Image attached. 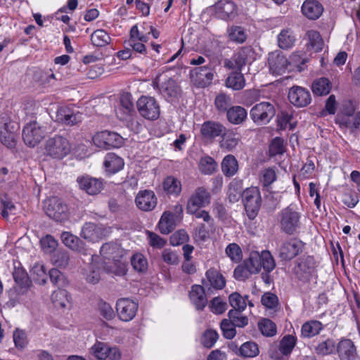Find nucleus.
<instances>
[{
    "label": "nucleus",
    "mask_w": 360,
    "mask_h": 360,
    "mask_svg": "<svg viewBox=\"0 0 360 360\" xmlns=\"http://www.w3.org/2000/svg\"><path fill=\"white\" fill-rule=\"evenodd\" d=\"M319 262L312 255H304L295 262L293 274L297 280L306 284L318 278Z\"/></svg>",
    "instance_id": "1"
},
{
    "label": "nucleus",
    "mask_w": 360,
    "mask_h": 360,
    "mask_svg": "<svg viewBox=\"0 0 360 360\" xmlns=\"http://www.w3.org/2000/svg\"><path fill=\"white\" fill-rule=\"evenodd\" d=\"M301 214L292 205L278 214V223L282 233L292 236L297 233L301 227Z\"/></svg>",
    "instance_id": "2"
},
{
    "label": "nucleus",
    "mask_w": 360,
    "mask_h": 360,
    "mask_svg": "<svg viewBox=\"0 0 360 360\" xmlns=\"http://www.w3.org/2000/svg\"><path fill=\"white\" fill-rule=\"evenodd\" d=\"M252 274L259 273L261 269L273 271L276 267L274 259L269 251L251 252L248 258L243 261Z\"/></svg>",
    "instance_id": "3"
},
{
    "label": "nucleus",
    "mask_w": 360,
    "mask_h": 360,
    "mask_svg": "<svg viewBox=\"0 0 360 360\" xmlns=\"http://www.w3.org/2000/svg\"><path fill=\"white\" fill-rule=\"evenodd\" d=\"M70 148L66 138L56 135L46 141L44 153L51 158L60 160L69 154Z\"/></svg>",
    "instance_id": "4"
},
{
    "label": "nucleus",
    "mask_w": 360,
    "mask_h": 360,
    "mask_svg": "<svg viewBox=\"0 0 360 360\" xmlns=\"http://www.w3.org/2000/svg\"><path fill=\"white\" fill-rule=\"evenodd\" d=\"M92 142L96 147L107 150L121 148L124 143V139L117 132L103 130L92 136Z\"/></svg>",
    "instance_id": "5"
},
{
    "label": "nucleus",
    "mask_w": 360,
    "mask_h": 360,
    "mask_svg": "<svg viewBox=\"0 0 360 360\" xmlns=\"http://www.w3.org/2000/svg\"><path fill=\"white\" fill-rule=\"evenodd\" d=\"M242 200L248 217L253 220L262 205V197L257 187H250L243 191Z\"/></svg>",
    "instance_id": "6"
},
{
    "label": "nucleus",
    "mask_w": 360,
    "mask_h": 360,
    "mask_svg": "<svg viewBox=\"0 0 360 360\" xmlns=\"http://www.w3.org/2000/svg\"><path fill=\"white\" fill-rule=\"evenodd\" d=\"M15 125L7 113L0 115V141L8 148L16 145Z\"/></svg>",
    "instance_id": "7"
},
{
    "label": "nucleus",
    "mask_w": 360,
    "mask_h": 360,
    "mask_svg": "<svg viewBox=\"0 0 360 360\" xmlns=\"http://www.w3.org/2000/svg\"><path fill=\"white\" fill-rule=\"evenodd\" d=\"M46 127L37 122L27 123L22 129V139L29 147H34L45 137Z\"/></svg>",
    "instance_id": "8"
},
{
    "label": "nucleus",
    "mask_w": 360,
    "mask_h": 360,
    "mask_svg": "<svg viewBox=\"0 0 360 360\" xmlns=\"http://www.w3.org/2000/svg\"><path fill=\"white\" fill-rule=\"evenodd\" d=\"M276 114L274 105L270 102H261L255 105L250 110V115L256 124L269 123Z\"/></svg>",
    "instance_id": "9"
},
{
    "label": "nucleus",
    "mask_w": 360,
    "mask_h": 360,
    "mask_svg": "<svg viewBox=\"0 0 360 360\" xmlns=\"http://www.w3.org/2000/svg\"><path fill=\"white\" fill-rule=\"evenodd\" d=\"M136 105L139 114L145 119L156 120L159 118L160 105L153 97L142 96L137 101Z\"/></svg>",
    "instance_id": "10"
},
{
    "label": "nucleus",
    "mask_w": 360,
    "mask_h": 360,
    "mask_svg": "<svg viewBox=\"0 0 360 360\" xmlns=\"http://www.w3.org/2000/svg\"><path fill=\"white\" fill-rule=\"evenodd\" d=\"M305 248V243L297 238L285 240L279 248V257L283 261H291L300 255Z\"/></svg>",
    "instance_id": "11"
},
{
    "label": "nucleus",
    "mask_w": 360,
    "mask_h": 360,
    "mask_svg": "<svg viewBox=\"0 0 360 360\" xmlns=\"http://www.w3.org/2000/svg\"><path fill=\"white\" fill-rule=\"evenodd\" d=\"M212 65H205L191 70V78L198 87L205 88L210 85L214 77Z\"/></svg>",
    "instance_id": "12"
},
{
    "label": "nucleus",
    "mask_w": 360,
    "mask_h": 360,
    "mask_svg": "<svg viewBox=\"0 0 360 360\" xmlns=\"http://www.w3.org/2000/svg\"><path fill=\"white\" fill-rule=\"evenodd\" d=\"M176 213L169 211L163 212L159 223L158 227L162 234H169L172 232L176 225L181 221L183 209L181 205H176L175 207Z\"/></svg>",
    "instance_id": "13"
},
{
    "label": "nucleus",
    "mask_w": 360,
    "mask_h": 360,
    "mask_svg": "<svg viewBox=\"0 0 360 360\" xmlns=\"http://www.w3.org/2000/svg\"><path fill=\"white\" fill-rule=\"evenodd\" d=\"M77 183L80 190L89 195H96L101 192L104 187V180L89 174L79 176Z\"/></svg>",
    "instance_id": "14"
},
{
    "label": "nucleus",
    "mask_w": 360,
    "mask_h": 360,
    "mask_svg": "<svg viewBox=\"0 0 360 360\" xmlns=\"http://www.w3.org/2000/svg\"><path fill=\"white\" fill-rule=\"evenodd\" d=\"M47 216L56 221H64L68 218V207L62 200L57 198L49 199L45 207Z\"/></svg>",
    "instance_id": "15"
},
{
    "label": "nucleus",
    "mask_w": 360,
    "mask_h": 360,
    "mask_svg": "<svg viewBox=\"0 0 360 360\" xmlns=\"http://www.w3.org/2000/svg\"><path fill=\"white\" fill-rule=\"evenodd\" d=\"M138 303L128 298L119 299L116 304L117 316L122 321L132 320L138 310Z\"/></svg>",
    "instance_id": "16"
},
{
    "label": "nucleus",
    "mask_w": 360,
    "mask_h": 360,
    "mask_svg": "<svg viewBox=\"0 0 360 360\" xmlns=\"http://www.w3.org/2000/svg\"><path fill=\"white\" fill-rule=\"evenodd\" d=\"M225 131L226 127L221 123L208 120L202 124L200 133L202 140L212 142L217 137L221 136Z\"/></svg>",
    "instance_id": "17"
},
{
    "label": "nucleus",
    "mask_w": 360,
    "mask_h": 360,
    "mask_svg": "<svg viewBox=\"0 0 360 360\" xmlns=\"http://www.w3.org/2000/svg\"><path fill=\"white\" fill-rule=\"evenodd\" d=\"M267 61L270 72L276 75L283 74L288 65V59L280 51L269 53Z\"/></svg>",
    "instance_id": "18"
},
{
    "label": "nucleus",
    "mask_w": 360,
    "mask_h": 360,
    "mask_svg": "<svg viewBox=\"0 0 360 360\" xmlns=\"http://www.w3.org/2000/svg\"><path fill=\"white\" fill-rule=\"evenodd\" d=\"M288 98L292 105L298 108L306 107L311 101L310 92L299 86H293L290 89Z\"/></svg>",
    "instance_id": "19"
},
{
    "label": "nucleus",
    "mask_w": 360,
    "mask_h": 360,
    "mask_svg": "<svg viewBox=\"0 0 360 360\" xmlns=\"http://www.w3.org/2000/svg\"><path fill=\"white\" fill-rule=\"evenodd\" d=\"M135 202L137 207L144 212H150L155 209L158 198L151 190L140 191L136 196Z\"/></svg>",
    "instance_id": "20"
},
{
    "label": "nucleus",
    "mask_w": 360,
    "mask_h": 360,
    "mask_svg": "<svg viewBox=\"0 0 360 360\" xmlns=\"http://www.w3.org/2000/svg\"><path fill=\"white\" fill-rule=\"evenodd\" d=\"M212 7L217 17L224 20L233 19L237 15V6L231 1L220 0Z\"/></svg>",
    "instance_id": "21"
},
{
    "label": "nucleus",
    "mask_w": 360,
    "mask_h": 360,
    "mask_svg": "<svg viewBox=\"0 0 360 360\" xmlns=\"http://www.w3.org/2000/svg\"><path fill=\"white\" fill-rule=\"evenodd\" d=\"M210 200L211 195L208 191L204 187H198L189 198L186 210L191 211L194 207H204L210 204Z\"/></svg>",
    "instance_id": "22"
},
{
    "label": "nucleus",
    "mask_w": 360,
    "mask_h": 360,
    "mask_svg": "<svg viewBox=\"0 0 360 360\" xmlns=\"http://www.w3.org/2000/svg\"><path fill=\"white\" fill-rule=\"evenodd\" d=\"M13 276L15 282V290L18 295L25 294L31 286L30 281L26 271L20 266H15Z\"/></svg>",
    "instance_id": "23"
},
{
    "label": "nucleus",
    "mask_w": 360,
    "mask_h": 360,
    "mask_svg": "<svg viewBox=\"0 0 360 360\" xmlns=\"http://www.w3.org/2000/svg\"><path fill=\"white\" fill-rule=\"evenodd\" d=\"M335 349L340 360H354L356 356V347L349 339H342Z\"/></svg>",
    "instance_id": "24"
},
{
    "label": "nucleus",
    "mask_w": 360,
    "mask_h": 360,
    "mask_svg": "<svg viewBox=\"0 0 360 360\" xmlns=\"http://www.w3.org/2000/svg\"><path fill=\"white\" fill-rule=\"evenodd\" d=\"M189 297L197 310L202 311L207 304L204 288L200 285H193L189 292Z\"/></svg>",
    "instance_id": "25"
},
{
    "label": "nucleus",
    "mask_w": 360,
    "mask_h": 360,
    "mask_svg": "<svg viewBox=\"0 0 360 360\" xmlns=\"http://www.w3.org/2000/svg\"><path fill=\"white\" fill-rule=\"evenodd\" d=\"M323 12V6L318 0H305L302 6V13L310 20L318 19Z\"/></svg>",
    "instance_id": "26"
},
{
    "label": "nucleus",
    "mask_w": 360,
    "mask_h": 360,
    "mask_svg": "<svg viewBox=\"0 0 360 360\" xmlns=\"http://www.w3.org/2000/svg\"><path fill=\"white\" fill-rule=\"evenodd\" d=\"M335 122L341 128L348 129L352 132H354L360 127V110L354 115L348 116L337 115Z\"/></svg>",
    "instance_id": "27"
},
{
    "label": "nucleus",
    "mask_w": 360,
    "mask_h": 360,
    "mask_svg": "<svg viewBox=\"0 0 360 360\" xmlns=\"http://www.w3.org/2000/svg\"><path fill=\"white\" fill-rule=\"evenodd\" d=\"M159 90L167 101H173L177 98L179 87L174 79L168 78L161 84Z\"/></svg>",
    "instance_id": "28"
},
{
    "label": "nucleus",
    "mask_w": 360,
    "mask_h": 360,
    "mask_svg": "<svg viewBox=\"0 0 360 360\" xmlns=\"http://www.w3.org/2000/svg\"><path fill=\"white\" fill-rule=\"evenodd\" d=\"M104 167L107 172L115 174L122 169L124 162V160L114 153H108L104 160Z\"/></svg>",
    "instance_id": "29"
},
{
    "label": "nucleus",
    "mask_w": 360,
    "mask_h": 360,
    "mask_svg": "<svg viewBox=\"0 0 360 360\" xmlns=\"http://www.w3.org/2000/svg\"><path fill=\"white\" fill-rule=\"evenodd\" d=\"M221 137V140L219 143L220 148L228 152L233 151L238 145L240 140V136L231 130H226Z\"/></svg>",
    "instance_id": "30"
},
{
    "label": "nucleus",
    "mask_w": 360,
    "mask_h": 360,
    "mask_svg": "<svg viewBox=\"0 0 360 360\" xmlns=\"http://www.w3.org/2000/svg\"><path fill=\"white\" fill-rule=\"evenodd\" d=\"M162 188L167 195L177 197L181 192L182 185L177 178L174 176H167L162 181Z\"/></svg>",
    "instance_id": "31"
},
{
    "label": "nucleus",
    "mask_w": 360,
    "mask_h": 360,
    "mask_svg": "<svg viewBox=\"0 0 360 360\" xmlns=\"http://www.w3.org/2000/svg\"><path fill=\"white\" fill-rule=\"evenodd\" d=\"M324 328L319 321L311 320L304 323L301 328V335L305 338H311L319 335Z\"/></svg>",
    "instance_id": "32"
},
{
    "label": "nucleus",
    "mask_w": 360,
    "mask_h": 360,
    "mask_svg": "<svg viewBox=\"0 0 360 360\" xmlns=\"http://www.w3.org/2000/svg\"><path fill=\"white\" fill-rule=\"evenodd\" d=\"M205 276L209 285L212 288L217 290H221L225 287V278L219 271L211 268L206 271Z\"/></svg>",
    "instance_id": "33"
},
{
    "label": "nucleus",
    "mask_w": 360,
    "mask_h": 360,
    "mask_svg": "<svg viewBox=\"0 0 360 360\" xmlns=\"http://www.w3.org/2000/svg\"><path fill=\"white\" fill-rule=\"evenodd\" d=\"M226 33L229 39L236 44H243L248 38L247 30L239 25H231L229 27Z\"/></svg>",
    "instance_id": "34"
},
{
    "label": "nucleus",
    "mask_w": 360,
    "mask_h": 360,
    "mask_svg": "<svg viewBox=\"0 0 360 360\" xmlns=\"http://www.w3.org/2000/svg\"><path fill=\"white\" fill-rule=\"evenodd\" d=\"M247 110L239 105L232 106L226 113L228 121L233 124H240L247 118Z\"/></svg>",
    "instance_id": "35"
},
{
    "label": "nucleus",
    "mask_w": 360,
    "mask_h": 360,
    "mask_svg": "<svg viewBox=\"0 0 360 360\" xmlns=\"http://www.w3.org/2000/svg\"><path fill=\"white\" fill-rule=\"evenodd\" d=\"M336 348L335 341L330 338H328L326 340L319 342L314 347V352L319 356H326L330 355L334 353Z\"/></svg>",
    "instance_id": "36"
},
{
    "label": "nucleus",
    "mask_w": 360,
    "mask_h": 360,
    "mask_svg": "<svg viewBox=\"0 0 360 360\" xmlns=\"http://www.w3.org/2000/svg\"><path fill=\"white\" fill-rule=\"evenodd\" d=\"M238 170V163L233 155H226L221 162V171L228 177L235 175Z\"/></svg>",
    "instance_id": "37"
},
{
    "label": "nucleus",
    "mask_w": 360,
    "mask_h": 360,
    "mask_svg": "<svg viewBox=\"0 0 360 360\" xmlns=\"http://www.w3.org/2000/svg\"><path fill=\"white\" fill-rule=\"evenodd\" d=\"M236 354L244 358H254L259 354V346L253 341H248L240 345Z\"/></svg>",
    "instance_id": "38"
},
{
    "label": "nucleus",
    "mask_w": 360,
    "mask_h": 360,
    "mask_svg": "<svg viewBox=\"0 0 360 360\" xmlns=\"http://www.w3.org/2000/svg\"><path fill=\"white\" fill-rule=\"evenodd\" d=\"M225 84L226 87L238 91L245 86V79L241 71L232 72L227 77Z\"/></svg>",
    "instance_id": "39"
},
{
    "label": "nucleus",
    "mask_w": 360,
    "mask_h": 360,
    "mask_svg": "<svg viewBox=\"0 0 360 360\" xmlns=\"http://www.w3.org/2000/svg\"><path fill=\"white\" fill-rule=\"evenodd\" d=\"M101 236V229L94 223H85L82 227L81 236L89 241L98 240Z\"/></svg>",
    "instance_id": "40"
},
{
    "label": "nucleus",
    "mask_w": 360,
    "mask_h": 360,
    "mask_svg": "<svg viewBox=\"0 0 360 360\" xmlns=\"http://www.w3.org/2000/svg\"><path fill=\"white\" fill-rule=\"evenodd\" d=\"M332 84L326 77H321L315 79L311 85V90L316 96L327 95L330 93Z\"/></svg>",
    "instance_id": "41"
},
{
    "label": "nucleus",
    "mask_w": 360,
    "mask_h": 360,
    "mask_svg": "<svg viewBox=\"0 0 360 360\" xmlns=\"http://www.w3.org/2000/svg\"><path fill=\"white\" fill-rule=\"evenodd\" d=\"M278 46L282 49L292 48L295 42V37L290 29H284L277 36Z\"/></svg>",
    "instance_id": "42"
},
{
    "label": "nucleus",
    "mask_w": 360,
    "mask_h": 360,
    "mask_svg": "<svg viewBox=\"0 0 360 360\" xmlns=\"http://www.w3.org/2000/svg\"><path fill=\"white\" fill-rule=\"evenodd\" d=\"M214 106L220 113H227L232 107V99L225 93H219L214 98Z\"/></svg>",
    "instance_id": "43"
},
{
    "label": "nucleus",
    "mask_w": 360,
    "mask_h": 360,
    "mask_svg": "<svg viewBox=\"0 0 360 360\" xmlns=\"http://www.w3.org/2000/svg\"><path fill=\"white\" fill-rule=\"evenodd\" d=\"M111 39L104 30H96L91 34V41L94 46L103 47L110 43Z\"/></svg>",
    "instance_id": "44"
},
{
    "label": "nucleus",
    "mask_w": 360,
    "mask_h": 360,
    "mask_svg": "<svg viewBox=\"0 0 360 360\" xmlns=\"http://www.w3.org/2000/svg\"><path fill=\"white\" fill-rule=\"evenodd\" d=\"M297 343V338L292 335H286L280 340L278 349L283 355H290Z\"/></svg>",
    "instance_id": "45"
},
{
    "label": "nucleus",
    "mask_w": 360,
    "mask_h": 360,
    "mask_svg": "<svg viewBox=\"0 0 360 360\" xmlns=\"http://www.w3.org/2000/svg\"><path fill=\"white\" fill-rule=\"evenodd\" d=\"M58 119L67 125H74L79 122L80 116L70 109H60L57 114Z\"/></svg>",
    "instance_id": "46"
},
{
    "label": "nucleus",
    "mask_w": 360,
    "mask_h": 360,
    "mask_svg": "<svg viewBox=\"0 0 360 360\" xmlns=\"http://www.w3.org/2000/svg\"><path fill=\"white\" fill-rule=\"evenodd\" d=\"M306 36L309 41V45L315 52H319L323 49V40L320 33L316 30H309L306 33Z\"/></svg>",
    "instance_id": "47"
},
{
    "label": "nucleus",
    "mask_w": 360,
    "mask_h": 360,
    "mask_svg": "<svg viewBox=\"0 0 360 360\" xmlns=\"http://www.w3.org/2000/svg\"><path fill=\"white\" fill-rule=\"evenodd\" d=\"M60 238L64 245L70 249L78 251L80 250L82 242L78 237L65 231L61 233Z\"/></svg>",
    "instance_id": "48"
},
{
    "label": "nucleus",
    "mask_w": 360,
    "mask_h": 360,
    "mask_svg": "<svg viewBox=\"0 0 360 360\" xmlns=\"http://www.w3.org/2000/svg\"><path fill=\"white\" fill-rule=\"evenodd\" d=\"M242 181L240 180H233L229 186L228 195L231 202H237L242 198L243 195Z\"/></svg>",
    "instance_id": "49"
},
{
    "label": "nucleus",
    "mask_w": 360,
    "mask_h": 360,
    "mask_svg": "<svg viewBox=\"0 0 360 360\" xmlns=\"http://www.w3.org/2000/svg\"><path fill=\"white\" fill-rule=\"evenodd\" d=\"M51 300L56 307L64 308L69 302V295L67 290L58 288L51 295Z\"/></svg>",
    "instance_id": "50"
},
{
    "label": "nucleus",
    "mask_w": 360,
    "mask_h": 360,
    "mask_svg": "<svg viewBox=\"0 0 360 360\" xmlns=\"http://www.w3.org/2000/svg\"><path fill=\"white\" fill-rule=\"evenodd\" d=\"M217 168V163L215 160L210 157H202L199 163V169L204 174H212Z\"/></svg>",
    "instance_id": "51"
},
{
    "label": "nucleus",
    "mask_w": 360,
    "mask_h": 360,
    "mask_svg": "<svg viewBox=\"0 0 360 360\" xmlns=\"http://www.w3.org/2000/svg\"><path fill=\"white\" fill-rule=\"evenodd\" d=\"M258 327L262 334L266 337H273L276 334V324L269 319H263L258 323Z\"/></svg>",
    "instance_id": "52"
},
{
    "label": "nucleus",
    "mask_w": 360,
    "mask_h": 360,
    "mask_svg": "<svg viewBox=\"0 0 360 360\" xmlns=\"http://www.w3.org/2000/svg\"><path fill=\"white\" fill-rule=\"evenodd\" d=\"M226 255L230 259L235 263L241 262L243 259V252L240 247L235 243H230L225 249Z\"/></svg>",
    "instance_id": "53"
},
{
    "label": "nucleus",
    "mask_w": 360,
    "mask_h": 360,
    "mask_svg": "<svg viewBox=\"0 0 360 360\" xmlns=\"http://www.w3.org/2000/svg\"><path fill=\"white\" fill-rule=\"evenodd\" d=\"M84 274L87 282L96 284L101 278V267L91 263L88 269L84 270Z\"/></svg>",
    "instance_id": "54"
},
{
    "label": "nucleus",
    "mask_w": 360,
    "mask_h": 360,
    "mask_svg": "<svg viewBox=\"0 0 360 360\" xmlns=\"http://www.w3.org/2000/svg\"><path fill=\"white\" fill-rule=\"evenodd\" d=\"M108 345L103 342L96 341L91 347L90 352L98 359H107L108 351Z\"/></svg>",
    "instance_id": "55"
},
{
    "label": "nucleus",
    "mask_w": 360,
    "mask_h": 360,
    "mask_svg": "<svg viewBox=\"0 0 360 360\" xmlns=\"http://www.w3.org/2000/svg\"><path fill=\"white\" fill-rule=\"evenodd\" d=\"M131 264L133 268L139 272H144L148 269L147 259L141 253H136L131 257Z\"/></svg>",
    "instance_id": "56"
},
{
    "label": "nucleus",
    "mask_w": 360,
    "mask_h": 360,
    "mask_svg": "<svg viewBox=\"0 0 360 360\" xmlns=\"http://www.w3.org/2000/svg\"><path fill=\"white\" fill-rule=\"evenodd\" d=\"M276 180V172L273 168H266L261 172L260 183L264 187L269 186Z\"/></svg>",
    "instance_id": "57"
},
{
    "label": "nucleus",
    "mask_w": 360,
    "mask_h": 360,
    "mask_svg": "<svg viewBox=\"0 0 360 360\" xmlns=\"http://www.w3.org/2000/svg\"><path fill=\"white\" fill-rule=\"evenodd\" d=\"M251 275H252V272L248 268L247 265H245L244 262L238 264L233 271V277L235 279L240 281H246L251 276Z\"/></svg>",
    "instance_id": "58"
},
{
    "label": "nucleus",
    "mask_w": 360,
    "mask_h": 360,
    "mask_svg": "<svg viewBox=\"0 0 360 360\" xmlns=\"http://www.w3.org/2000/svg\"><path fill=\"white\" fill-rule=\"evenodd\" d=\"M200 207H194L190 210H186L187 212L190 214L194 215L197 219H202V220L206 222L209 226L213 228L214 226V219L210 217L208 212L202 210H200Z\"/></svg>",
    "instance_id": "59"
},
{
    "label": "nucleus",
    "mask_w": 360,
    "mask_h": 360,
    "mask_svg": "<svg viewBox=\"0 0 360 360\" xmlns=\"http://www.w3.org/2000/svg\"><path fill=\"white\" fill-rule=\"evenodd\" d=\"M229 301L231 306L237 310L243 311L247 306L245 298L238 292H233L229 297Z\"/></svg>",
    "instance_id": "60"
},
{
    "label": "nucleus",
    "mask_w": 360,
    "mask_h": 360,
    "mask_svg": "<svg viewBox=\"0 0 360 360\" xmlns=\"http://www.w3.org/2000/svg\"><path fill=\"white\" fill-rule=\"evenodd\" d=\"M218 338L219 335L217 331L212 329H207L205 330L201 338V343L204 347L211 348L214 346Z\"/></svg>",
    "instance_id": "61"
},
{
    "label": "nucleus",
    "mask_w": 360,
    "mask_h": 360,
    "mask_svg": "<svg viewBox=\"0 0 360 360\" xmlns=\"http://www.w3.org/2000/svg\"><path fill=\"white\" fill-rule=\"evenodd\" d=\"M223 335L225 338L231 340L236 335V327L228 319H223L220 325Z\"/></svg>",
    "instance_id": "62"
},
{
    "label": "nucleus",
    "mask_w": 360,
    "mask_h": 360,
    "mask_svg": "<svg viewBox=\"0 0 360 360\" xmlns=\"http://www.w3.org/2000/svg\"><path fill=\"white\" fill-rule=\"evenodd\" d=\"M285 152L284 141L280 137L274 139L269 146V154L271 156L281 155Z\"/></svg>",
    "instance_id": "63"
},
{
    "label": "nucleus",
    "mask_w": 360,
    "mask_h": 360,
    "mask_svg": "<svg viewBox=\"0 0 360 360\" xmlns=\"http://www.w3.org/2000/svg\"><path fill=\"white\" fill-rule=\"evenodd\" d=\"M43 250L49 253L53 252L58 246V241L51 235H46L41 239Z\"/></svg>",
    "instance_id": "64"
}]
</instances>
